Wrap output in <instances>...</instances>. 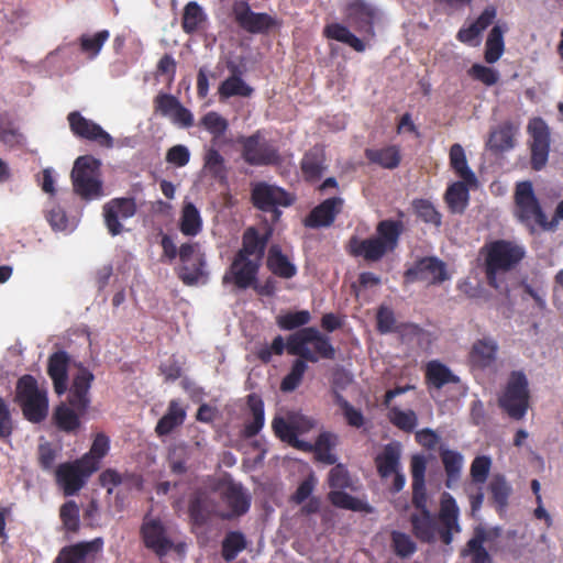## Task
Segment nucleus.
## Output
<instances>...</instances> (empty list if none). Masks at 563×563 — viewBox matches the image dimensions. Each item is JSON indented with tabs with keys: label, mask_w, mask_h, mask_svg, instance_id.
<instances>
[{
	"label": "nucleus",
	"mask_w": 563,
	"mask_h": 563,
	"mask_svg": "<svg viewBox=\"0 0 563 563\" xmlns=\"http://www.w3.org/2000/svg\"><path fill=\"white\" fill-rule=\"evenodd\" d=\"M287 352L298 358L294 361L290 372L280 383V390L284 393L294 391L299 387L308 368L306 362L317 363L320 358L334 360L336 355L330 336L317 328H303L290 334L287 338Z\"/></svg>",
	"instance_id": "obj_1"
},
{
	"label": "nucleus",
	"mask_w": 563,
	"mask_h": 563,
	"mask_svg": "<svg viewBox=\"0 0 563 563\" xmlns=\"http://www.w3.org/2000/svg\"><path fill=\"white\" fill-rule=\"evenodd\" d=\"M527 255L523 244L507 239L486 242L479 250L486 283L501 295L509 296L506 276L521 265Z\"/></svg>",
	"instance_id": "obj_2"
},
{
	"label": "nucleus",
	"mask_w": 563,
	"mask_h": 563,
	"mask_svg": "<svg viewBox=\"0 0 563 563\" xmlns=\"http://www.w3.org/2000/svg\"><path fill=\"white\" fill-rule=\"evenodd\" d=\"M460 508L452 495L443 493L440 500L438 520L430 510L412 512L410 515L411 531L422 543L435 542L437 533L442 543L449 545L453 541L454 533L461 532L459 523Z\"/></svg>",
	"instance_id": "obj_3"
},
{
	"label": "nucleus",
	"mask_w": 563,
	"mask_h": 563,
	"mask_svg": "<svg viewBox=\"0 0 563 563\" xmlns=\"http://www.w3.org/2000/svg\"><path fill=\"white\" fill-rule=\"evenodd\" d=\"M15 401L21 407L24 418L32 423L44 421L48 415L47 391L40 388L37 380L30 374L18 379Z\"/></svg>",
	"instance_id": "obj_4"
},
{
	"label": "nucleus",
	"mask_w": 563,
	"mask_h": 563,
	"mask_svg": "<svg viewBox=\"0 0 563 563\" xmlns=\"http://www.w3.org/2000/svg\"><path fill=\"white\" fill-rule=\"evenodd\" d=\"M515 216L531 233L536 225L543 230L554 229V223L549 222L542 207L536 197L531 181H521L515 190Z\"/></svg>",
	"instance_id": "obj_5"
},
{
	"label": "nucleus",
	"mask_w": 563,
	"mask_h": 563,
	"mask_svg": "<svg viewBox=\"0 0 563 563\" xmlns=\"http://www.w3.org/2000/svg\"><path fill=\"white\" fill-rule=\"evenodd\" d=\"M241 146V157L250 166H275L280 164L282 156L277 146L266 140L261 130L251 135L236 139Z\"/></svg>",
	"instance_id": "obj_6"
},
{
	"label": "nucleus",
	"mask_w": 563,
	"mask_h": 563,
	"mask_svg": "<svg viewBox=\"0 0 563 563\" xmlns=\"http://www.w3.org/2000/svg\"><path fill=\"white\" fill-rule=\"evenodd\" d=\"M100 162L92 156H79L71 170L74 191L85 200L102 195V183L99 179Z\"/></svg>",
	"instance_id": "obj_7"
},
{
	"label": "nucleus",
	"mask_w": 563,
	"mask_h": 563,
	"mask_svg": "<svg viewBox=\"0 0 563 563\" xmlns=\"http://www.w3.org/2000/svg\"><path fill=\"white\" fill-rule=\"evenodd\" d=\"M529 384L523 372H511L503 395L499 397V407L507 415L520 420L525 417L529 407Z\"/></svg>",
	"instance_id": "obj_8"
},
{
	"label": "nucleus",
	"mask_w": 563,
	"mask_h": 563,
	"mask_svg": "<svg viewBox=\"0 0 563 563\" xmlns=\"http://www.w3.org/2000/svg\"><path fill=\"white\" fill-rule=\"evenodd\" d=\"M232 14L238 26L250 34H267L280 25L275 16L266 12H254L245 0L233 3Z\"/></svg>",
	"instance_id": "obj_9"
},
{
	"label": "nucleus",
	"mask_w": 563,
	"mask_h": 563,
	"mask_svg": "<svg viewBox=\"0 0 563 563\" xmlns=\"http://www.w3.org/2000/svg\"><path fill=\"white\" fill-rule=\"evenodd\" d=\"M262 264L257 261L234 254L231 264L222 276L223 285H232L236 290L256 288Z\"/></svg>",
	"instance_id": "obj_10"
},
{
	"label": "nucleus",
	"mask_w": 563,
	"mask_h": 563,
	"mask_svg": "<svg viewBox=\"0 0 563 563\" xmlns=\"http://www.w3.org/2000/svg\"><path fill=\"white\" fill-rule=\"evenodd\" d=\"M88 459H77L65 462L55 470L56 483L62 487L65 496L77 494L95 473L89 471Z\"/></svg>",
	"instance_id": "obj_11"
},
{
	"label": "nucleus",
	"mask_w": 563,
	"mask_h": 563,
	"mask_svg": "<svg viewBox=\"0 0 563 563\" xmlns=\"http://www.w3.org/2000/svg\"><path fill=\"white\" fill-rule=\"evenodd\" d=\"M528 133L532 142L530 145L531 152V168L533 170H541L548 162L550 152V130L545 121L541 118H533L528 123Z\"/></svg>",
	"instance_id": "obj_12"
},
{
	"label": "nucleus",
	"mask_w": 563,
	"mask_h": 563,
	"mask_svg": "<svg viewBox=\"0 0 563 563\" xmlns=\"http://www.w3.org/2000/svg\"><path fill=\"white\" fill-rule=\"evenodd\" d=\"M136 201L133 197H120L109 200L103 206L104 224L112 236L123 231L120 220H126L135 216Z\"/></svg>",
	"instance_id": "obj_13"
},
{
	"label": "nucleus",
	"mask_w": 563,
	"mask_h": 563,
	"mask_svg": "<svg viewBox=\"0 0 563 563\" xmlns=\"http://www.w3.org/2000/svg\"><path fill=\"white\" fill-rule=\"evenodd\" d=\"M378 10L373 4L364 0H353L346 4L345 16L347 23L355 29L356 32L375 36L374 24L378 19Z\"/></svg>",
	"instance_id": "obj_14"
},
{
	"label": "nucleus",
	"mask_w": 563,
	"mask_h": 563,
	"mask_svg": "<svg viewBox=\"0 0 563 563\" xmlns=\"http://www.w3.org/2000/svg\"><path fill=\"white\" fill-rule=\"evenodd\" d=\"M407 282H427L428 284H441L449 279L445 263L441 260L427 256L418 260L415 265L405 272Z\"/></svg>",
	"instance_id": "obj_15"
},
{
	"label": "nucleus",
	"mask_w": 563,
	"mask_h": 563,
	"mask_svg": "<svg viewBox=\"0 0 563 563\" xmlns=\"http://www.w3.org/2000/svg\"><path fill=\"white\" fill-rule=\"evenodd\" d=\"M294 201L295 198L289 192L274 185L258 183L252 189V202L262 211H271L278 206L288 207Z\"/></svg>",
	"instance_id": "obj_16"
},
{
	"label": "nucleus",
	"mask_w": 563,
	"mask_h": 563,
	"mask_svg": "<svg viewBox=\"0 0 563 563\" xmlns=\"http://www.w3.org/2000/svg\"><path fill=\"white\" fill-rule=\"evenodd\" d=\"M76 367L77 373L73 377L68 401L79 413H86L91 402L89 391L95 375L81 363L77 364Z\"/></svg>",
	"instance_id": "obj_17"
},
{
	"label": "nucleus",
	"mask_w": 563,
	"mask_h": 563,
	"mask_svg": "<svg viewBox=\"0 0 563 563\" xmlns=\"http://www.w3.org/2000/svg\"><path fill=\"white\" fill-rule=\"evenodd\" d=\"M71 132L81 139L97 142L99 145L110 148L113 146L112 136L99 124L82 117L78 111H73L67 117Z\"/></svg>",
	"instance_id": "obj_18"
},
{
	"label": "nucleus",
	"mask_w": 563,
	"mask_h": 563,
	"mask_svg": "<svg viewBox=\"0 0 563 563\" xmlns=\"http://www.w3.org/2000/svg\"><path fill=\"white\" fill-rule=\"evenodd\" d=\"M343 207V198H328L312 208V210L306 217L303 224L305 227L311 229L329 228L334 223L336 217L342 212Z\"/></svg>",
	"instance_id": "obj_19"
},
{
	"label": "nucleus",
	"mask_w": 563,
	"mask_h": 563,
	"mask_svg": "<svg viewBox=\"0 0 563 563\" xmlns=\"http://www.w3.org/2000/svg\"><path fill=\"white\" fill-rule=\"evenodd\" d=\"M141 536L145 547L158 556L165 555L173 547L159 519L145 518L141 527Z\"/></svg>",
	"instance_id": "obj_20"
},
{
	"label": "nucleus",
	"mask_w": 563,
	"mask_h": 563,
	"mask_svg": "<svg viewBox=\"0 0 563 563\" xmlns=\"http://www.w3.org/2000/svg\"><path fill=\"white\" fill-rule=\"evenodd\" d=\"M271 236V230H267L264 234H260L256 228L250 227L244 231L242 235V246L235 254L249 257L262 264Z\"/></svg>",
	"instance_id": "obj_21"
},
{
	"label": "nucleus",
	"mask_w": 563,
	"mask_h": 563,
	"mask_svg": "<svg viewBox=\"0 0 563 563\" xmlns=\"http://www.w3.org/2000/svg\"><path fill=\"white\" fill-rule=\"evenodd\" d=\"M216 505L206 492H196L190 496L188 515L194 527L201 528L208 525L214 515Z\"/></svg>",
	"instance_id": "obj_22"
},
{
	"label": "nucleus",
	"mask_w": 563,
	"mask_h": 563,
	"mask_svg": "<svg viewBox=\"0 0 563 563\" xmlns=\"http://www.w3.org/2000/svg\"><path fill=\"white\" fill-rule=\"evenodd\" d=\"M301 423L303 426L295 422H288L283 417L277 416L272 421V429L278 439L288 443L292 448L300 450L307 445L306 441L298 439V434L312 427L311 421L307 419H302Z\"/></svg>",
	"instance_id": "obj_23"
},
{
	"label": "nucleus",
	"mask_w": 563,
	"mask_h": 563,
	"mask_svg": "<svg viewBox=\"0 0 563 563\" xmlns=\"http://www.w3.org/2000/svg\"><path fill=\"white\" fill-rule=\"evenodd\" d=\"M496 16V7L487 5L474 22L468 26H463L459 30L456 38L464 44L477 45L479 43L478 38L482 32L494 23Z\"/></svg>",
	"instance_id": "obj_24"
},
{
	"label": "nucleus",
	"mask_w": 563,
	"mask_h": 563,
	"mask_svg": "<svg viewBox=\"0 0 563 563\" xmlns=\"http://www.w3.org/2000/svg\"><path fill=\"white\" fill-rule=\"evenodd\" d=\"M69 362L70 357L65 351L54 352L48 357L47 374L53 382L55 393L59 396L67 390Z\"/></svg>",
	"instance_id": "obj_25"
},
{
	"label": "nucleus",
	"mask_w": 563,
	"mask_h": 563,
	"mask_svg": "<svg viewBox=\"0 0 563 563\" xmlns=\"http://www.w3.org/2000/svg\"><path fill=\"white\" fill-rule=\"evenodd\" d=\"M349 252L353 256H362L366 262H378L391 251L376 236L364 240L352 236L349 242Z\"/></svg>",
	"instance_id": "obj_26"
},
{
	"label": "nucleus",
	"mask_w": 563,
	"mask_h": 563,
	"mask_svg": "<svg viewBox=\"0 0 563 563\" xmlns=\"http://www.w3.org/2000/svg\"><path fill=\"white\" fill-rule=\"evenodd\" d=\"M300 168L307 181L313 183L319 180L327 169L323 146L314 145L307 151L301 158Z\"/></svg>",
	"instance_id": "obj_27"
},
{
	"label": "nucleus",
	"mask_w": 563,
	"mask_h": 563,
	"mask_svg": "<svg viewBox=\"0 0 563 563\" xmlns=\"http://www.w3.org/2000/svg\"><path fill=\"white\" fill-rule=\"evenodd\" d=\"M102 539L97 538L89 542H79L60 550L54 563H82L90 554L102 548Z\"/></svg>",
	"instance_id": "obj_28"
},
{
	"label": "nucleus",
	"mask_w": 563,
	"mask_h": 563,
	"mask_svg": "<svg viewBox=\"0 0 563 563\" xmlns=\"http://www.w3.org/2000/svg\"><path fill=\"white\" fill-rule=\"evenodd\" d=\"M498 351L497 343L492 339H481L473 343L468 354L472 367L484 369L494 364Z\"/></svg>",
	"instance_id": "obj_29"
},
{
	"label": "nucleus",
	"mask_w": 563,
	"mask_h": 563,
	"mask_svg": "<svg viewBox=\"0 0 563 563\" xmlns=\"http://www.w3.org/2000/svg\"><path fill=\"white\" fill-rule=\"evenodd\" d=\"M229 69L232 75L223 80L218 88L220 100H227L231 97H251L253 88L242 79L239 67L231 64L229 65Z\"/></svg>",
	"instance_id": "obj_30"
},
{
	"label": "nucleus",
	"mask_w": 563,
	"mask_h": 563,
	"mask_svg": "<svg viewBox=\"0 0 563 563\" xmlns=\"http://www.w3.org/2000/svg\"><path fill=\"white\" fill-rule=\"evenodd\" d=\"M338 438L335 434L324 431L321 432L314 443L306 441V448L301 451L313 452L316 460L328 465H333L336 462V456L332 453L333 448L336 445Z\"/></svg>",
	"instance_id": "obj_31"
},
{
	"label": "nucleus",
	"mask_w": 563,
	"mask_h": 563,
	"mask_svg": "<svg viewBox=\"0 0 563 563\" xmlns=\"http://www.w3.org/2000/svg\"><path fill=\"white\" fill-rule=\"evenodd\" d=\"M488 540L485 528L478 526L474 529L473 537L467 541L466 547L461 551L463 558L471 556V563H492V556L484 548Z\"/></svg>",
	"instance_id": "obj_32"
},
{
	"label": "nucleus",
	"mask_w": 563,
	"mask_h": 563,
	"mask_svg": "<svg viewBox=\"0 0 563 563\" xmlns=\"http://www.w3.org/2000/svg\"><path fill=\"white\" fill-rule=\"evenodd\" d=\"M518 126L511 121H505L495 128L489 135L488 147L496 153L507 152L515 146Z\"/></svg>",
	"instance_id": "obj_33"
},
{
	"label": "nucleus",
	"mask_w": 563,
	"mask_h": 563,
	"mask_svg": "<svg viewBox=\"0 0 563 563\" xmlns=\"http://www.w3.org/2000/svg\"><path fill=\"white\" fill-rule=\"evenodd\" d=\"M266 266L272 274L279 278L290 279L297 274V267L285 255L279 245H272L268 250Z\"/></svg>",
	"instance_id": "obj_34"
},
{
	"label": "nucleus",
	"mask_w": 563,
	"mask_h": 563,
	"mask_svg": "<svg viewBox=\"0 0 563 563\" xmlns=\"http://www.w3.org/2000/svg\"><path fill=\"white\" fill-rule=\"evenodd\" d=\"M186 419V410L178 399H172L168 404L167 411L158 420L155 432L158 437L168 435L177 427L181 426Z\"/></svg>",
	"instance_id": "obj_35"
},
{
	"label": "nucleus",
	"mask_w": 563,
	"mask_h": 563,
	"mask_svg": "<svg viewBox=\"0 0 563 563\" xmlns=\"http://www.w3.org/2000/svg\"><path fill=\"white\" fill-rule=\"evenodd\" d=\"M223 499L234 516L246 514L251 506V496L241 484L230 483L223 492Z\"/></svg>",
	"instance_id": "obj_36"
},
{
	"label": "nucleus",
	"mask_w": 563,
	"mask_h": 563,
	"mask_svg": "<svg viewBox=\"0 0 563 563\" xmlns=\"http://www.w3.org/2000/svg\"><path fill=\"white\" fill-rule=\"evenodd\" d=\"M508 31L506 23L495 24L488 33L485 43L484 58L486 63H496L505 51L504 34Z\"/></svg>",
	"instance_id": "obj_37"
},
{
	"label": "nucleus",
	"mask_w": 563,
	"mask_h": 563,
	"mask_svg": "<svg viewBox=\"0 0 563 563\" xmlns=\"http://www.w3.org/2000/svg\"><path fill=\"white\" fill-rule=\"evenodd\" d=\"M84 415L62 402L55 407L52 419L58 430L73 433L80 428V417Z\"/></svg>",
	"instance_id": "obj_38"
},
{
	"label": "nucleus",
	"mask_w": 563,
	"mask_h": 563,
	"mask_svg": "<svg viewBox=\"0 0 563 563\" xmlns=\"http://www.w3.org/2000/svg\"><path fill=\"white\" fill-rule=\"evenodd\" d=\"M404 230L405 227L401 220H382L376 225V238L382 241L388 250L394 252L398 246Z\"/></svg>",
	"instance_id": "obj_39"
},
{
	"label": "nucleus",
	"mask_w": 563,
	"mask_h": 563,
	"mask_svg": "<svg viewBox=\"0 0 563 563\" xmlns=\"http://www.w3.org/2000/svg\"><path fill=\"white\" fill-rule=\"evenodd\" d=\"M426 382L435 389H441L446 384H457L460 378L439 361H430L426 367Z\"/></svg>",
	"instance_id": "obj_40"
},
{
	"label": "nucleus",
	"mask_w": 563,
	"mask_h": 563,
	"mask_svg": "<svg viewBox=\"0 0 563 563\" xmlns=\"http://www.w3.org/2000/svg\"><path fill=\"white\" fill-rule=\"evenodd\" d=\"M487 489L498 512H504L508 506L509 497L512 493L510 484L501 474H495L490 478Z\"/></svg>",
	"instance_id": "obj_41"
},
{
	"label": "nucleus",
	"mask_w": 563,
	"mask_h": 563,
	"mask_svg": "<svg viewBox=\"0 0 563 563\" xmlns=\"http://www.w3.org/2000/svg\"><path fill=\"white\" fill-rule=\"evenodd\" d=\"M323 35L329 40L344 43L358 53L364 52L366 48L365 43L341 23L327 24L323 29Z\"/></svg>",
	"instance_id": "obj_42"
},
{
	"label": "nucleus",
	"mask_w": 563,
	"mask_h": 563,
	"mask_svg": "<svg viewBox=\"0 0 563 563\" xmlns=\"http://www.w3.org/2000/svg\"><path fill=\"white\" fill-rule=\"evenodd\" d=\"M247 406L252 413V421L246 422L243 429V435L245 438H253L260 433L264 426L265 413L264 402L262 398L256 394H250L247 396Z\"/></svg>",
	"instance_id": "obj_43"
},
{
	"label": "nucleus",
	"mask_w": 563,
	"mask_h": 563,
	"mask_svg": "<svg viewBox=\"0 0 563 563\" xmlns=\"http://www.w3.org/2000/svg\"><path fill=\"white\" fill-rule=\"evenodd\" d=\"M440 457L446 474L445 486L452 488L460 479L463 466V455L454 450L441 449Z\"/></svg>",
	"instance_id": "obj_44"
},
{
	"label": "nucleus",
	"mask_w": 563,
	"mask_h": 563,
	"mask_svg": "<svg viewBox=\"0 0 563 563\" xmlns=\"http://www.w3.org/2000/svg\"><path fill=\"white\" fill-rule=\"evenodd\" d=\"M110 38V32L108 30H101L95 34H81L78 37L79 52L86 56V58L92 60L101 52L104 43Z\"/></svg>",
	"instance_id": "obj_45"
},
{
	"label": "nucleus",
	"mask_w": 563,
	"mask_h": 563,
	"mask_svg": "<svg viewBox=\"0 0 563 563\" xmlns=\"http://www.w3.org/2000/svg\"><path fill=\"white\" fill-rule=\"evenodd\" d=\"M365 157L373 164L384 168L394 169L400 164V152L395 145L383 148H366Z\"/></svg>",
	"instance_id": "obj_46"
},
{
	"label": "nucleus",
	"mask_w": 563,
	"mask_h": 563,
	"mask_svg": "<svg viewBox=\"0 0 563 563\" xmlns=\"http://www.w3.org/2000/svg\"><path fill=\"white\" fill-rule=\"evenodd\" d=\"M400 452L395 445L388 444L383 452L375 457L377 473L382 478H387L399 467Z\"/></svg>",
	"instance_id": "obj_47"
},
{
	"label": "nucleus",
	"mask_w": 563,
	"mask_h": 563,
	"mask_svg": "<svg viewBox=\"0 0 563 563\" xmlns=\"http://www.w3.org/2000/svg\"><path fill=\"white\" fill-rule=\"evenodd\" d=\"M450 165L454 173L466 184L476 183V176L467 165L466 155L461 144H453L450 148Z\"/></svg>",
	"instance_id": "obj_48"
},
{
	"label": "nucleus",
	"mask_w": 563,
	"mask_h": 563,
	"mask_svg": "<svg viewBox=\"0 0 563 563\" xmlns=\"http://www.w3.org/2000/svg\"><path fill=\"white\" fill-rule=\"evenodd\" d=\"M179 229L184 235L196 236L202 229L199 210L192 202H186L181 210Z\"/></svg>",
	"instance_id": "obj_49"
},
{
	"label": "nucleus",
	"mask_w": 563,
	"mask_h": 563,
	"mask_svg": "<svg viewBox=\"0 0 563 563\" xmlns=\"http://www.w3.org/2000/svg\"><path fill=\"white\" fill-rule=\"evenodd\" d=\"M444 199L452 213H463L468 203V189L465 181H456L449 186Z\"/></svg>",
	"instance_id": "obj_50"
},
{
	"label": "nucleus",
	"mask_w": 563,
	"mask_h": 563,
	"mask_svg": "<svg viewBox=\"0 0 563 563\" xmlns=\"http://www.w3.org/2000/svg\"><path fill=\"white\" fill-rule=\"evenodd\" d=\"M328 499L330 503L338 508L347 509L352 511H363V512H372V507L363 501L345 492L343 489L331 490L328 494Z\"/></svg>",
	"instance_id": "obj_51"
},
{
	"label": "nucleus",
	"mask_w": 563,
	"mask_h": 563,
	"mask_svg": "<svg viewBox=\"0 0 563 563\" xmlns=\"http://www.w3.org/2000/svg\"><path fill=\"white\" fill-rule=\"evenodd\" d=\"M110 449V440L104 433H97L89 452L84 454L80 459H88L90 472H96L99 468L100 461L108 454Z\"/></svg>",
	"instance_id": "obj_52"
},
{
	"label": "nucleus",
	"mask_w": 563,
	"mask_h": 563,
	"mask_svg": "<svg viewBox=\"0 0 563 563\" xmlns=\"http://www.w3.org/2000/svg\"><path fill=\"white\" fill-rule=\"evenodd\" d=\"M206 265L203 255H196L191 262L183 264L178 271L179 279L187 286L197 285L205 276Z\"/></svg>",
	"instance_id": "obj_53"
},
{
	"label": "nucleus",
	"mask_w": 563,
	"mask_h": 563,
	"mask_svg": "<svg viewBox=\"0 0 563 563\" xmlns=\"http://www.w3.org/2000/svg\"><path fill=\"white\" fill-rule=\"evenodd\" d=\"M412 209L417 218L423 223L431 224L435 228L442 225V214L430 200L422 198L415 199L412 201Z\"/></svg>",
	"instance_id": "obj_54"
},
{
	"label": "nucleus",
	"mask_w": 563,
	"mask_h": 563,
	"mask_svg": "<svg viewBox=\"0 0 563 563\" xmlns=\"http://www.w3.org/2000/svg\"><path fill=\"white\" fill-rule=\"evenodd\" d=\"M331 393L333 396L334 404L341 408L342 415L344 416L347 424L354 428L363 427L365 423V418L362 411L360 409L354 408L335 388V386L332 387Z\"/></svg>",
	"instance_id": "obj_55"
},
{
	"label": "nucleus",
	"mask_w": 563,
	"mask_h": 563,
	"mask_svg": "<svg viewBox=\"0 0 563 563\" xmlns=\"http://www.w3.org/2000/svg\"><path fill=\"white\" fill-rule=\"evenodd\" d=\"M205 20L206 15L202 8L197 2L191 1L185 5L181 20V27L185 33L192 34L197 32Z\"/></svg>",
	"instance_id": "obj_56"
},
{
	"label": "nucleus",
	"mask_w": 563,
	"mask_h": 563,
	"mask_svg": "<svg viewBox=\"0 0 563 563\" xmlns=\"http://www.w3.org/2000/svg\"><path fill=\"white\" fill-rule=\"evenodd\" d=\"M246 548V539L240 531H230L222 541V558L227 562L236 559L238 554Z\"/></svg>",
	"instance_id": "obj_57"
},
{
	"label": "nucleus",
	"mask_w": 563,
	"mask_h": 563,
	"mask_svg": "<svg viewBox=\"0 0 563 563\" xmlns=\"http://www.w3.org/2000/svg\"><path fill=\"white\" fill-rule=\"evenodd\" d=\"M388 419L399 430L412 432L418 424V417L411 409L401 410L398 407H391L388 411Z\"/></svg>",
	"instance_id": "obj_58"
},
{
	"label": "nucleus",
	"mask_w": 563,
	"mask_h": 563,
	"mask_svg": "<svg viewBox=\"0 0 563 563\" xmlns=\"http://www.w3.org/2000/svg\"><path fill=\"white\" fill-rule=\"evenodd\" d=\"M390 547L394 553L401 559L410 558L417 551V544L412 538L397 530L390 533Z\"/></svg>",
	"instance_id": "obj_59"
},
{
	"label": "nucleus",
	"mask_w": 563,
	"mask_h": 563,
	"mask_svg": "<svg viewBox=\"0 0 563 563\" xmlns=\"http://www.w3.org/2000/svg\"><path fill=\"white\" fill-rule=\"evenodd\" d=\"M310 320V312L308 310H300L278 316L276 323L280 329L290 331L306 328L305 325L308 324Z\"/></svg>",
	"instance_id": "obj_60"
},
{
	"label": "nucleus",
	"mask_w": 563,
	"mask_h": 563,
	"mask_svg": "<svg viewBox=\"0 0 563 563\" xmlns=\"http://www.w3.org/2000/svg\"><path fill=\"white\" fill-rule=\"evenodd\" d=\"M213 139H219L228 131L229 122L225 118L216 111L207 112L201 119L200 123Z\"/></svg>",
	"instance_id": "obj_61"
},
{
	"label": "nucleus",
	"mask_w": 563,
	"mask_h": 563,
	"mask_svg": "<svg viewBox=\"0 0 563 563\" xmlns=\"http://www.w3.org/2000/svg\"><path fill=\"white\" fill-rule=\"evenodd\" d=\"M203 166L216 179L222 180L227 177L224 158L216 148L211 147L206 152Z\"/></svg>",
	"instance_id": "obj_62"
},
{
	"label": "nucleus",
	"mask_w": 563,
	"mask_h": 563,
	"mask_svg": "<svg viewBox=\"0 0 563 563\" xmlns=\"http://www.w3.org/2000/svg\"><path fill=\"white\" fill-rule=\"evenodd\" d=\"M59 517L67 531L77 532L79 530V507L76 501L68 500L62 505L59 509Z\"/></svg>",
	"instance_id": "obj_63"
},
{
	"label": "nucleus",
	"mask_w": 563,
	"mask_h": 563,
	"mask_svg": "<svg viewBox=\"0 0 563 563\" xmlns=\"http://www.w3.org/2000/svg\"><path fill=\"white\" fill-rule=\"evenodd\" d=\"M492 460L487 455L476 456L471 464V478L474 484L482 486L488 478Z\"/></svg>",
	"instance_id": "obj_64"
}]
</instances>
